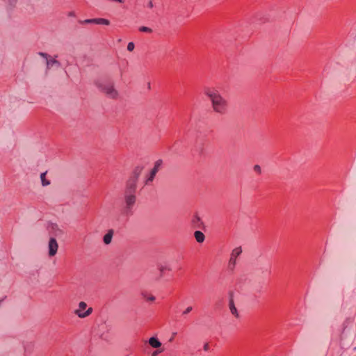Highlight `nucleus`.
Returning a JSON list of instances; mask_svg holds the SVG:
<instances>
[{"label": "nucleus", "instance_id": "f257e3e1", "mask_svg": "<svg viewBox=\"0 0 356 356\" xmlns=\"http://www.w3.org/2000/svg\"><path fill=\"white\" fill-rule=\"evenodd\" d=\"M205 95L211 102L213 111L219 114H225L227 111V102L214 88H207L204 90Z\"/></svg>", "mask_w": 356, "mask_h": 356}, {"label": "nucleus", "instance_id": "f03ea898", "mask_svg": "<svg viewBox=\"0 0 356 356\" xmlns=\"http://www.w3.org/2000/svg\"><path fill=\"white\" fill-rule=\"evenodd\" d=\"M97 87L104 93L106 95L107 97L112 99H116L118 92L114 88L113 83L108 79H100L96 82Z\"/></svg>", "mask_w": 356, "mask_h": 356}, {"label": "nucleus", "instance_id": "7ed1b4c3", "mask_svg": "<svg viewBox=\"0 0 356 356\" xmlns=\"http://www.w3.org/2000/svg\"><path fill=\"white\" fill-rule=\"evenodd\" d=\"M87 307V304L85 302L81 301L79 304V308L74 311V314L79 318H86L90 315L92 312V307Z\"/></svg>", "mask_w": 356, "mask_h": 356}, {"label": "nucleus", "instance_id": "20e7f679", "mask_svg": "<svg viewBox=\"0 0 356 356\" xmlns=\"http://www.w3.org/2000/svg\"><path fill=\"white\" fill-rule=\"evenodd\" d=\"M241 253L242 248L241 246L236 247L232 250L227 266L229 270H233L234 269L236 264V259Z\"/></svg>", "mask_w": 356, "mask_h": 356}, {"label": "nucleus", "instance_id": "39448f33", "mask_svg": "<svg viewBox=\"0 0 356 356\" xmlns=\"http://www.w3.org/2000/svg\"><path fill=\"white\" fill-rule=\"evenodd\" d=\"M136 195L131 193H124V201L126 203L125 211L128 214L131 211L133 206L136 202Z\"/></svg>", "mask_w": 356, "mask_h": 356}, {"label": "nucleus", "instance_id": "423d86ee", "mask_svg": "<svg viewBox=\"0 0 356 356\" xmlns=\"http://www.w3.org/2000/svg\"><path fill=\"white\" fill-rule=\"evenodd\" d=\"M162 163H163V161L161 159H159L158 161H156L155 162L154 168L151 170L148 177L147 178V179L145 181L146 185H148L151 182L153 181L156 173L159 172V169L161 168Z\"/></svg>", "mask_w": 356, "mask_h": 356}, {"label": "nucleus", "instance_id": "0eeeda50", "mask_svg": "<svg viewBox=\"0 0 356 356\" xmlns=\"http://www.w3.org/2000/svg\"><path fill=\"white\" fill-rule=\"evenodd\" d=\"M39 55L44 58H46L47 69H50L51 67H52L54 65H56V67L60 66V63L55 58H49V56H48L47 54L43 53V52H40Z\"/></svg>", "mask_w": 356, "mask_h": 356}, {"label": "nucleus", "instance_id": "6e6552de", "mask_svg": "<svg viewBox=\"0 0 356 356\" xmlns=\"http://www.w3.org/2000/svg\"><path fill=\"white\" fill-rule=\"evenodd\" d=\"M81 24H104V25H109V20L104 18H95V19H88L84 21H81Z\"/></svg>", "mask_w": 356, "mask_h": 356}, {"label": "nucleus", "instance_id": "1a4fd4ad", "mask_svg": "<svg viewBox=\"0 0 356 356\" xmlns=\"http://www.w3.org/2000/svg\"><path fill=\"white\" fill-rule=\"evenodd\" d=\"M137 180L138 179L130 177L129 179L127 182V186H126V189H125L124 193H136Z\"/></svg>", "mask_w": 356, "mask_h": 356}, {"label": "nucleus", "instance_id": "9d476101", "mask_svg": "<svg viewBox=\"0 0 356 356\" xmlns=\"http://www.w3.org/2000/svg\"><path fill=\"white\" fill-rule=\"evenodd\" d=\"M58 243L54 238H51L49 241V255L50 257L54 256L58 250Z\"/></svg>", "mask_w": 356, "mask_h": 356}, {"label": "nucleus", "instance_id": "9b49d317", "mask_svg": "<svg viewBox=\"0 0 356 356\" xmlns=\"http://www.w3.org/2000/svg\"><path fill=\"white\" fill-rule=\"evenodd\" d=\"M191 223L195 228H200L203 224L200 218L197 213L193 215L192 217Z\"/></svg>", "mask_w": 356, "mask_h": 356}, {"label": "nucleus", "instance_id": "f8f14e48", "mask_svg": "<svg viewBox=\"0 0 356 356\" xmlns=\"http://www.w3.org/2000/svg\"><path fill=\"white\" fill-rule=\"evenodd\" d=\"M113 235V231L112 229H110L104 236V243L106 245L110 244L112 241Z\"/></svg>", "mask_w": 356, "mask_h": 356}, {"label": "nucleus", "instance_id": "ddd939ff", "mask_svg": "<svg viewBox=\"0 0 356 356\" xmlns=\"http://www.w3.org/2000/svg\"><path fill=\"white\" fill-rule=\"evenodd\" d=\"M149 343L152 347L156 348H159L161 346V343L159 341V339L154 337L149 339Z\"/></svg>", "mask_w": 356, "mask_h": 356}, {"label": "nucleus", "instance_id": "4468645a", "mask_svg": "<svg viewBox=\"0 0 356 356\" xmlns=\"http://www.w3.org/2000/svg\"><path fill=\"white\" fill-rule=\"evenodd\" d=\"M194 236L198 243H202L205 239L204 234L200 231H195L194 233Z\"/></svg>", "mask_w": 356, "mask_h": 356}, {"label": "nucleus", "instance_id": "2eb2a0df", "mask_svg": "<svg viewBox=\"0 0 356 356\" xmlns=\"http://www.w3.org/2000/svg\"><path fill=\"white\" fill-rule=\"evenodd\" d=\"M143 170V167L141 166H137L135 168V169L133 171L132 175L131 176V178L138 179V177L141 174Z\"/></svg>", "mask_w": 356, "mask_h": 356}, {"label": "nucleus", "instance_id": "dca6fc26", "mask_svg": "<svg viewBox=\"0 0 356 356\" xmlns=\"http://www.w3.org/2000/svg\"><path fill=\"white\" fill-rule=\"evenodd\" d=\"M229 309H230V312L231 313L235 316L236 317L238 316V312H237V309L235 307V305H234V301L232 299H231L229 300Z\"/></svg>", "mask_w": 356, "mask_h": 356}, {"label": "nucleus", "instance_id": "f3484780", "mask_svg": "<svg viewBox=\"0 0 356 356\" xmlns=\"http://www.w3.org/2000/svg\"><path fill=\"white\" fill-rule=\"evenodd\" d=\"M40 178L42 186H45L50 184V181L46 179V172L42 173L40 175Z\"/></svg>", "mask_w": 356, "mask_h": 356}, {"label": "nucleus", "instance_id": "a211bd4d", "mask_svg": "<svg viewBox=\"0 0 356 356\" xmlns=\"http://www.w3.org/2000/svg\"><path fill=\"white\" fill-rule=\"evenodd\" d=\"M138 30L140 32L147 33H152L153 31L152 29H150L147 26H140V27H139Z\"/></svg>", "mask_w": 356, "mask_h": 356}, {"label": "nucleus", "instance_id": "6ab92c4d", "mask_svg": "<svg viewBox=\"0 0 356 356\" xmlns=\"http://www.w3.org/2000/svg\"><path fill=\"white\" fill-rule=\"evenodd\" d=\"M135 45L134 43L132 42H130L127 44V50L129 51H132L134 49Z\"/></svg>", "mask_w": 356, "mask_h": 356}, {"label": "nucleus", "instance_id": "aec40b11", "mask_svg": "<svg viewBox=\"0 0 356 356\" xmlns=\"http://www.w3.org/2000/svg\"><path fill=\"white\" fill-rule=\"evenodd\" d=\"M254 170L255 172H257V174H261V167L259 165H255L254 166Z\"/></svg>", "mask_w": 356, "mask_h": 356}, {"label": "nucleus", "instance_id": "412c9836", "mask_svg": "<svg viewBox=\"0 0 356 356\" xmlns=\"http://www.w3.org/2000/svg\"><path fill=\"white\" fill-rule=\"evenodd\" d=\"M144 297L146 298L147 301H154L155 300V297L152 295H144Z\"/></svg>", "mask_w": 356, "mask_h": 356}, {"label": "nucleus", "instance_id": "4be33fe9", "mask_svg": "<svg viewBox=\"0 0 356 356\" xmlns=\"http://www.w3.org/2000/svg\"><path fill=\"white\" fill-rule=\"evenodd\" d=\"M193 309V307H188L184 312H183V314H188V313H190Z\"/></svg>", "mask_w": 356, "mask_h": 356}, {"label": "nucleus", "instance_id": "5701e85b", "mask_svg": "<svg viewBox=\"0 0 356 356\" xmlns=\"http://www.w3.org/2000/svg\"><path fill=\"white\" fill-rule=\"evenodd\" d=\"M159 270H160L161 273L162 274L165 270H169L170 269L166 266H165V267L161 266V267H160Z\"/></svg>", "mask_w": 356, "mask_h": 356}, {"label": "nucleus", "instance_id": "b1692460", "mask_svg": "<svg viewBox=\"0 0 356 356\" xmlns=\"http://www.w3.org/2000/svg\"><path fill=\"white\" fill-rule=\"evenodd\" d=\"M110 1L112 2L120 3H123L125 2V0H110Z\"/></svg>", "mask_w": 356, "mask_h": 356}, {"label": "nucleus", "instance_id": "393cba45", "mask_svg": "<svg viewBox=\"0 0 356 356\" xmlns=\"http://www.w3.org/2000/svg\"><path fill=\"white\" fill-rule=\"evenodd\" d=\"M204 350L205 351H208L209 350V343H205L204 346Z\"/></svg>", "mask_w": 356, "mask_h": 356}, {"label": "nucleus", "instance_id": "a878e982", "mask_svg": "<svg viewBox=\"0 0 356 356\" xmlns=\"http://www.w3.org/2000/svg\"><path fill=\"white\" fill-rule=\"evenodd\" d=\"M161 352V350H155L152 353V356H157V355Z\"/></svg>", "mask_w": 356, "mask_h": 356}, {"label": "nucleus", "instance_id": "bb28decb", "mask_svg": "<svg viewBox=\"0 0 356 356\" xmlns=\"http://www.w3.org/2000/svg\"><path fill=\"white\" fill-rule=\"evenodd\" d=\"M147 6H148L149 8H153V3H152V1H150L148 3Z\"/></svg>", "mask_w": 356, "mask_h": 356}, {"label": "nucleus", "instance_id": "cd10ccee", "mask_svg": "<svg viewBox=\"0 0 356 356\" xmlns=\"http://www.w3.org/2000/svg\"><path fill=\"white\" fill-rule=\"evenodd\" d=\"M348 319L346 320L345 322L343 323L344 328L346 327V324L348 323Z\"/></svg>", "mask_w": 356, "mask_h": 356}]
</instances>
